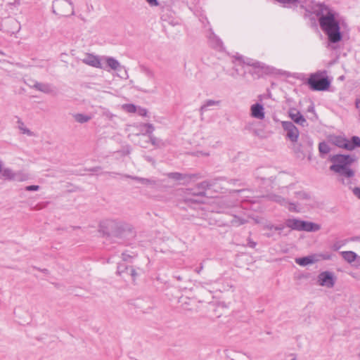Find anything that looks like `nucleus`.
Masks as SVG:
<instances>
[{"label": "nucleus", "instance_id": "obj_11", "mask_svg": "<svg viewBox=\"0 0 360 360\" xmlns=\"http://www.w3.org/2000/svg\"><path fill=\"white\" fill-rule=\"evenodd\" d=\"M285 226L283 224L274 225L269 221H266L263 224L262 229L266 231L264 233V236L269 238H274L276 240V236L281 235V231L284 229Z\"/></svg>", "mask_w": 360, "mask_h": 360}, {"label": "nucleus", "instance_id": "obj_20", "mask_svg": "<svg viewBox=\"0 0 360 360\" xmlns=\"http://www.w3.org/2000/svg\"><path fill=\"white\" fill-rule=\"evenodd\" d=\"M333 143L335 146L339 148H345L347 150H354V146H352V141L351 140V141H349L346 138L342 136H335L333 140Z\"/></svg>", "mask_w": 360, "mask_h": 360}, {"label": "nucleus", "instance_id": "obj_26", "mask_svg": "<svg viewBox=\"0 0 360 360\" xmlns=\"http://www.w3.org/2000/svg\"><path fill=\"white\" fill-rule=\"evenodd\" d=\"M129 268L130 266H127L124 263H120L117 265V274L124 278H127L129 272Z\"/></svg>", "mask_w": 360, "mask_h": 360}, {"label": "nucleus", "instance_id": "obj_12", "mask_svg": "<svg viewBox=\"0 0 360 360\" xmlns=\"http://www.w3.org/2000/svg\"><path fill=\"white\" fill-rule=\"evenodd\" d=\"M281 125L283 130L285 131V137L289 139L292 143H296L298 140L300 132L298 129L294 125L292 122L283 121Z\"/></svg>", "mask_w": 360, "mask_h": 360}, {"label": "nucleus", "instance_id": "obj_17", "mask_svg": "<svg viewBox=\"0 0 360 360\" xmlns=\"http://www.w3.org/2000/svg\"><path fill=\"white\" fill-rule=\"evenodd\" d=\"M82 60L84 64L91 67L101 69L104 68L102 66L100 58L91 53H87Z\"/></svg>", "mask_w": 360, "mask_h": 360}, {"label": "nucleus", "instance_id": "obj_10", "mask_svg": "<svg viewBox=\"0 0 360 360\" xmlns=\"http://www.w3.org/2000/svg\"><path fill=\"white\" fill-rule=\"evenodd\" d=\"M20 30L19 22L13 18L4 19L0 24V30L8 34H13Z\"/></svg>", "mask_w": 360, "mask_h": 360}, {"label": "nucleus", "instance_id": "obj_51", "mask_svg": "<svg viewBox=\"0 0 360 360\" xmlns=\"http://www.w3.org/2000/svg\"><path fill=\"white\" fill-rule=\"evenodd\" d=\"M146 160L147 161L150 162H152V163L155 162L154 160L151 157H150V156H146Z\"/></svg>", "mask_w": 360, "mask_h": 360}, {"label": "nucleus", "instance_id": "obj_52", "mask_svg": "<svg viewBox=\"0 0 360 360\" xmlns=\"http://www.w3.org/2000/svg\"><path fill=\"white\" fill-rule=\"evenodd\" d=\"M208 285V283H202V282L199 283V285L202 288H205V285Z\"/></svg>", "mask_w": 360, "mask_h": 360}, {"label": "nucleus", "instance_id": "obj_62", "mask_svg": "<svg viewBox=\"0 0 360 360\" xmlns=\"http://www.w3.org/2000/svg\"><path fill=\"white\" fill-rule=\"evenodd\" d=\"M291 360H296V358H295V357H294V358H293V359H292Z\"/></svg>", "mask_w": 360, "mask_h": 360}, {"label": "nucleus", "instance_id": "obj_31", "mask_svg": "<svg viewBox=\"0 0 360 360\" xmlns=\"http://www.w3.org/2000/svg\"><path fill=\"white\" fill-rule=\"evenodd\" d=\"M248 222V220H246L244 218L238 217L236 215L233 216V218L231 221V224L233 226H239L240 225L245 224Z\"/></svg>", "mask_w": 360, "mask_h": 360}, {"label": "nucleus", "instance_id": "obj_45", "mask_svg": "<svg viewBox=\"0 0 360 360\" xmlns=\"http://www.w3.org/2000/svg\"><path fill=\"white\" fill-rule=\"evenodd\" d=\"M150 142L149 139L148 140H145L144 141L140 142L139 145L141 147L146 148L148 147L147 144Z\"/></svg>", "mask_w": 360, "mask_h": 360}, {"label": "nucleus", "instance_id": "obj_34", "mask_svg": "<svg viewBox=\"0 0 360 360\" xmlns=\"http://www.w3.org/2000/svg\"><path fill=\"white\" fill-rule=\"evenodd\" d=\"M218 103H219V101H213V100H208V101H207L205 102V103L204 105H202L200 107V111L201 115H202L204 111L207 110L208 107L217 105Z\"/></svg>", "mask_w": 360, "mask_h": 360}, {"label": "nucleus", "instance_id": "obj_1", "mask_svg": "<svg viewBox=\"0 0 360 360\" xmlns=\"http://www.w3.org/2000/svg\"><path fill=\"white\" fill-rule=\"evenodd\" d=\"M314 12L319 16L320 27L327 34L328 40L332 43L340 41L342 35L339 22L335 18L336 13L323 4H317Z\"/></svg>", "mask_w": 360, "mask_h": 360}, {"label": "nucleus", "instance_id": "obj_25", "mask_svg": "<svg viewBox=\"0 0 360 360\" xmlns=\"http://www.w3.org/2000/svg\"><path fill=\"white\" fill-rule=\"evenodd\" d=\"M103 59L105 60L107 65L112 70H119L122 68L120 62L112 57L105 56Z\"/></svg>", "mask_w": 360, "mask_h": 360}, {"label": "nucleus", "instance_id": "obj_22", "mask_svg": "<svg viewBox=\"0 0 360 360\" xmlns=\"http://www.w3.org/2000/svg\"><path fill=\"white\" fill-rule=\"evenodd\" d=\"M251 115L255 118L263 120L265 117L263 105L259 103L252 105L251 106Z\"/></svg>", "mask_w": 360, "mask_h": 360}, {"label": "nucleus", "instance_id": "obj_43", "mask_svg": "<svg viewBox=\"0 0 360 360\" xmlns=\"http://www.w3.org/2000/svg\"><path fill=\"white\" fill-rule=\"evenodd\" d=\"M101 169V167H94L87 169L86 170L89 171V172H96L100 171Z\"/></svg>", "mask_w": 360, "mask_h": 360}, {"label": "nucleus", "instance_id": "obj_15", "mask_svg": "<svg viewBox=\"0 0 360 360\" xmlns=\"http://www.w3.org/2000/svg\"><path fill=\"white\" fill-rule=\"evenodd\" d=\"M0 174L4 180L8 181H23L24 179L21 176V173L15 172L13 169L8 167H4V162L1 165Z\"/></svg>", "mask_w": 360, "mask_h": 360}, {"label": "nucleus", "instance_id": "obj_9", "mask_svg": "<svg viewBox=\"0 0 360 360\" xmlns=\"http://www.w3.org/2000/svg\"><path fill=\"white\" fill-rule=\"evenodd\" d=\"M266 198L281 206L288 207L290 212H298L299 210L297 209V205L294 202H291L287 198L281 195L279 193H271L267 195Z\"/></svg>", "mask_w": 360, "mask_h": 360}, {"label": "nucleus", "instance_id": "obj_13", "mask_svg": "<svg viewBox=\"0 0 360 360\" xmlns=\"http://www.w3.org/2000/svg\"><path fill=\"white\" fill-rule=\"evenodd\" d=\"M141 127H146L145 132H142V136L148 135L149 141L153 146L156 148H162L165 146V143L160 139L155 137L153 133L155 131V127L153 124L148 123L143 124Z\"/></svg>", "mask_w": 360, "mask_h": 360}, {"label": "nucleus", "instance_id": "obj_58", "mask_svg": "<svg viewBox=\"0 0 360 360\" xmlns=\"http://www.w3.org/2000/svg\"><path fill=\"white\" fill-rule=\"evenodd\" d=\"M0 54L4 55V53L2 51H0Z\"/></svg>", "mask_w": 360, "mask_h": 360}, {"label": "nucleus", "instance_id": "obj_5", "mask_svg": "<svg viewBox=\"0 0 360 360\" xmlns=\"http://www.w3.org/2000/svg\"><path fill=\"white\" fill-rule=\"evenodd\" d=\"M285 225L287 227L291 229L292 230L299 231H304L307 232H315L320 230L321 229V226L318 224L303 221L295 218L288 219L285 221Z\"/></svg>", "mask_w": 360, "mask_h": 360}, {"label": "nucleus", "instance_id": "obj_27", "mask_svg": "<svg viewBox=\"0 0 360 360\" xmlns=\"http://www.w3.org/2000/svg\"><path fill=\"white\" fill-rule=\"evenodd\" d=\"M341 255L348 263H352L357 259V255L353 251L341 252Z\"/></svg>", "mask_w": 360, "mask_h": 360}, {"label": "nucleus", "instance_id": "obj_36", "mask_svg": "<svg viewBox=\"0 0 360 360\" xmlns=\"http://www.w3.org/2000/svg\"><path fill=\"white\" fill-rule=\"evenodd\" d=\"M123 108L128 112H136L137 110L136 106L134 104H126Z\"/></svg>", "mask_w": 360, "mask_h": 360}, {"label": "nucleus", "instance_id": "obj_48", "mask_svg": "<svg viewBox=\"0 0 360 360\" xmlns=\"http://www.w3.org/2000/svg\"><path fill=\"white\" fill-rule=\"evenodd\" d=\"M122 259H123L124 261H127V260H128V258H130V257H131V256H130V255H127L126 253H122Z\"/></svg>", "mask_w": 360, "mask_h": 360}, {"label": "nucleus", "instance_id": "obj_59", "mask_svg": "<svg viewBox=\"0 0 360 360\" xmlns=\"http://www.w3.org/2000/svg\"><path fill=\"white\" fill-rule=\"evenodd\" d=\"M236 192H241L242 191L241 190H238V191H236Z\"/></svg>", "mask_w": 360, "mask_h": 360}, {"label": "nucleus", "instance_id": "obj_14", "mask_svg": "<svg viewBox=\"0 0 360 360\" xmlns=\"http://www.w3.org/2000/svg\"><path fill=\"white\" fill-rule=\"evenodd\" d=\"M317 282L321 286L330 288L335 285V277L330 271H323L319 274Z\"/></svg>", "mask_w": 360, "mask_h": 360}, {"label": "nucleus", "instance_id": "obj_54", "mask_svg": "<svg viewBox=\"0 0 360 360\" xmlns=\"http://www.w3.org/2000/svg\"><path fill=\"white\" fill-rule=\"evenodd\" d=\"M105 174H110V175L117 174V173H115V172H105Z\"/></svg>", "mask_w": 360, "mask_h": 360}, {"label": "nucleus", "instance_id": "obj_56", "mask_svg": "<svg viewBox=\"0 0 360 360\" xmlns=\"http://www.w3.org/2000/svg\"><path fill=\"white\" fill-rule=\"evenodd\" d=\"M309 143L310 146H311L312 145V141H309Z\"/></svg>", "mask_w": 360, "mask_h": 360}, {"label": "nucleus", "instance_id": "obj_37", "mask_svg": "<svg viewBox=\"0 0 360 360\" xmlns=\"http://www.w3.org/2000/svg\"><path fill=\"white\" fill-rule=\"evenodd\" d=\"M352 146H354V149L356 147H360V138L356 136H354L352 137Z\"/></svg>", "mask_w": 360, "mask_h": 360}, {"label": "nucleus", "instance_id": "obj_7", "mask_svg": "<svg viewBox=\"0 0 360 360\" xmlns=\"http://www.w3.org/2000/svg\"><path fill=\"white\" fill-rule=\"evenodd\" d=\"M53 13L60 17H68L75 15L72 3L68 0H55L53 1Z\"/></svg>", "mask_w": 360, "mask_h": 360}, {"label": "nucleus", "instance_id": "obj_55", "mask_svg": "<svg viewBox=\"0 0 360 360\" xmlns=\"http://www.w3.org/2000/svg\"><path fill=\"white\" fill-rule=\"evenodd\" d=\"M323 258L324 259H329V257H323Z\"/></svg>", "mask_w": 360, "mask_h": 360}, {"label": "nucleus", "instance_id": "obj_24", "mask_svg": "<svg viewBox=\"0 0 360 360\" xmlns=\"http://www.w3.org/2000/svg\"><path fill=\"white\" fill-rule=\"evenodd\" d=\"M212 185L208 181H204L197 184L196 188L198 189L197 193H193L195 195L204 196L205 195V191L207 189H210Z\"/></svg>", "mask_w": 360, "mask_h": 360}, {"label": "nucleus", "instance_id": "obj_39", "mask_svg": "<svg viewBox=\"0 0 360 360\" xmlns=\"http://www.w3.org/2000/svg\"><path fill=\"white\" fill-rule=\"evenodd\" d=\"M137 113L143 117L147 116L148 110L143 108H139L136 110Z\"/></svg>", "mask_w": 360, "mask_h": 360}, {"label": "nucleus", "instance_id": "obj_40", "mask_svg": "<svg viewBox=\"0 0 360 360\" xmlns=\"http://www.w3.org/2000/svg\"><path fill=\"white\" fill-rule=\"evenodd\" d=\"M39 189V186H36V185L28 186L25 188V190L28 191H38Z\"/></svg>", "mask_w": 360, "mask_h": 360}, {"label": "nucleus", "instance_id": "obj_28", "mask_svg": "<svg viewBox=\"0 0 360 360\" xmlns=\"http://www.w3.org/2000/svg\"><path fill=\"white\" fill-rule=\"evenodd\" d=\"M125 176L127 178H130L131 179L137 181L144 185H147V186L155 185V181L153 179H146V178H142V177H139V176H130V175H126Z\"/></svg>", "mask_w": 360, "mask_h": 360}, {"label": "nucleus", "instance_id": "obj_3", "mask_svg": "<svg viewBox=\"0 0 360 360\" xmlns=\"http://www.w3.org/2000/svg\"><path fill=\"white\" fill-rule=\"evenodd\" d=\"M236 60L238 62V66H241V69L243 70V72H240L241 70L239 68L236 66L234 68L236 75H241L242 77H245L247 72L251 74L252 76L256 75L257 77H260L262 74L263 65L262 63L255 61L251 58H244L240 56L236 58Z\"/></svg>", "mask_w": 360, "mask_h": 360}, {"label": "nucleus", "instance_id": "obj_61", "mask_svg": "<svg viewBox=\"0 0 360 360\" xmlns=\"http://www.w3.org/2000/svg\"><path fill=\"white\" fill-rule=\"evenodd\" d=\"M359 120L360 122V110H359Z\"/></svg>", "mask_w": 360, "mask_h": 360}, {"label": "nucleus", "instance_id": "obj_29", "mask_svg": "<svg viewBox=\"0 0 360 360\" xmlns=\"http://www.w3.org/2000/svg\"><path fill=\"white\" fill-rule=\"evenodd\" d=\"M73 117L76 122L80 124L88 122L91 119L90 115L82 113L74 114Z\"/></svg>", "mask_w": 360, "mask_h": 360}, {"label": "nucleus", "instance_id": "obj_8", "mask_svg": "<svg viewBox=\"0 0 360 360\" xmlns=\"http://www.w3.org/2000/svg\"><path fill=\"white\" fill-rule=\"evenodd\" d=\"M100 231L107 236H118L121 234L122 226L120 222L108 219L102 221L99 226Z\"/></svg>", "mask_w": 360, "mask_h": 360}, {"label": "nucleus", "instance_id": "obj_42", "mask_svg": "<svg viewBox=\"0 0 360 360\" xmlns=\"http://www.w3.org/2000/svg\"><path fill=\"white\" fill-rule=\"evenodd\" d=\"M354 194L360 199V188L356 187L353 189Z\"/></svg>", "mask_w": 360, "mask_h": 360}, {"label": "nucleus", "instance_id": "obj_60", "mask_svg": "<svg viewBox=\"0 0 360 360\" xmlns=\"http://www.w3.org/2000/svg\"><path fill=\"white\" fill-rule=\"evenodd\" d=\"M232 77H236V75L233 74V75H232Z\"/></svg>", "mask_w": 360, "mask_h": 360}, {"label": "nucleus", "instance_id": "obj_30", "mask_svg": "<svg viewBox=\"0 0 360 360\" xmlns=\"http://www.w3.org/2000/svg\"><path fill=\"white\" fill-rule=\"evenodd\" d=\"M319 151L321 158H324L325 155L328 154L330 151V147L325 142H321L319 144Z\"/></svg>", "mask_w": 360, "mask_h": 360}, {"label": "nucleus", "instance_id": "obj_46", "mask_svg": "<svg viewBox=\"0 0 360 360\" xmlns=\"http://www.w3.org/2000/svg\"><path fill=\"white\" fill-rule=\"evenodd\" d=\"M203 269V264L201 263L200 266L198 268H196L195 269V271L197 273V274H200L201 271Z\"/></svg>", "mask_w": 360, "mask_h": 360}, {"label": "nucleus", "instance_id": "obj_6", "mask_svg": "<svg viewBox=\"0 0 360 360\" xmlns=\"http://www.w3.org/2000/svg\"><path fill=\"white\" fill-rule=\"evenodd\" d=\"M329 160L333 162L330 169L334 172H340L344 167L349 166L354 161V158L349 155L338 154L331 155Z\"/></svg>", "mask_w": 360, "mask_h": 360}, {"label": "nucleus", "instance_id": "obj_16", "mask_svg": "<svg viewBox=\"0 0 360 360\" xmlns=\"http://www.w3.org/2000/svg\"><path fill=\"white\" fill-rule=\"evenodd\" d=\"M288 115L290 119L296 124L302 127H307L308 125L307 120L297 109L290 108L288 111Z\"/></svg>", "mask_w": 360, "mask_h": 360}, {"label": "nucleus", "instance_id": "obj_23", "mask_svg": "<svg viewBox=\"0 0 360 360\" xmlns=\"http://www.w3.org/2000/svg\"><path fill=\"white\" fill-rule=\"evenodd\" d=\"M209 44L214 49L222 51L224 49L222 41L213 32L209 36Z\"/></svg>", "mask_w": 360, "mask_h": 360}, {"label": "nucleus", "instance_id": "obj_49", "mask_svg": "<svg viewBox=\"0 0 360 360\" xmlns=\"http://www.w3.org/2000/svg\"><path fill=\"white\" fill-rule=\"evenodd\" d=\"M355 106L357 109H359L360 110V99H356L355 102Z\"/></svg>", "mask_w": 360, "mask_h": 360}, {"label": "nucleus", "instance_id": "obj_35", "mask_svg": "<svg viewBox=\"0 0 360 360\" xmlns=\"http://www.w3.org/2000/svg\"><path fill=\"white\" fill-rule=\"evenodd\" d=\"M295 195L300 200H309L310 195L304 191H300L295 193Z\"/></svg>", "mask_w": 360, "mask_h": 360}, {"label": "nucleus", "instance_id": "obj_33", "mask_svg": "<svg viewBox=\"0 0 360 360\" xmlns=\"http://www.w3.org/2000/svg\"><path fill=\"white\" fill-rule=\"evenodd\" d=\"M338 174H340L341 176H344L346 177H352L354 175V171L349 167V166H347L342 169V170L340 172H337Z\"/></svg>", "mask_w": 360, "mask_h": 360}, {"label": "nucleus", "instance_id": "obj_57", "mask_svg": "<svg viewBox=\"0 0 360 360\" xmlns=\"http://www.w3.org/2000/svg\"><path fill=\"white\" fill-rule=\"evenodd\" d=\"M177 279L180 281V280H181V278L180 276H178Z\"/></svg>", "mask_w": 360, "mask_h": 360}, {"label": "nucleus", "instance_id": "obj_2", "mask_svg": "<svg viewBox=\"0 0 360 360\" xmlns=\"http://www.w3.org/2000/svg\"><path fill=\"white\" fill-rule=\"evenodd\" d=\"M142 76L139 78V84L135 88L143 93L154 94L157 86L154 72L146 66H141Z\"/></svg>", "mask_w": 360, "mask_h": 360}, {"label": "nucleus", "instance_id": "obj_38", "mask_svg": "<svg viewBox=\"0 0 360 360\" xmlns=\"http://www.w3.org/2000/svg\"><path fill=\"white\" fill-rule=\"evenodd\" d=\"M136 276L137 273L136 270L132 266H130L128 277L131 276L132 280L134 281L136 279Z\"/></svg>", "mask_w": 360, "mask_h": 360}, {"label": "nucleus", "instance_id": "obj_18", "mask_svg": "<svg viewBox=\"0 0 360 360\" xmlns=\"http://www.w3.org/2000/svg\"><path fill=\"white\" fill-rule=\"evenodd\" d=\"M166 176L174 181H189L192 178H200V176L198 174H182L179 172H170L166 174Z\"/></svg>", "mask_w": 360, "mask_h": 360}, {"label": "nucleus", "instance_id": "obj_4", "mask_svg": "<svg viewBox=\"0 0 360 360\" xmlns=\"http://www.w3.org/2000/svg\"><path fill=\"white\" fill-rule=\"evenodd\" d=\"M307 84L313 91H326L330 85V81L327 76V72L318 71L311 74Z\"/></svg>", "mask_w": 360, "mask_h": 360}, {"label": "nucleus", "instance_id": "obj_21", "mask_svg": "<svg viewBox=\"0 0 360 360\" xmlns=\"http://www.w3.org/2000/svg\"><path fill=\"white\" fill-rule=\"evenodd\" d=\"M319 259L318 258V255H311L307 257H299L295 259V262L302 266H305L309 264H314L318 262Z\"/></svg>", "mask_w": 360, "mask_h": 360}, {"label": "nucleus", "instance_id": "obj_47", "mask_svg": "<svg viewBox=\"0 0 360 360\" xmlns=\"http://www.w3.org/2000/svg\"><path fill=\"white\" fill-rule=\"evenodd\" d=\"M288 187L282 188L281 189L280 193L283 194L284 195H286V194H287L286 192L288 191Z\"/></svg>", "mask_w": 360, "mask_h": 360}, {"label": "nucleus", "instance_id": "obj_19", "mask_svg": "<svg viewBox=\"0 0 360 360\" xmlns=\"http://www.w3.org/2000/svg\"><path fill=\"white\" fill-rule=\"evenodd\" d=\"M32 89H34L44 94H51L53 91L52 86L49 83H42L37 81H32V84H28Z\"/></svg>", "mask_w": 360, "mask_h": 360}, {"label": "nucleus", "instance_id": "obj_41", "mask_svg": "<svg viewBox=\"0 0 360 360\" xmlns=\"http://www.w3.org/2000/svg\"><path fill=\"white\" fill-rule=\"evenodd\" d=\"M248 245L250 247V248H255L257 245V243L253 241L251 238H248Z\"/></svg>", "mask_w": 360, "mask_h": 360}, {"label": "nucleus", "instance_id": "obj_50", "mask_svg": "<svg viewBox=\"0 0 360 360\" xmlns=\"http://www.w3.org/2000/svg\"><path fill=\"white\" fill-rule=\"evenodd\" d=\"M143 123H142L143 124ZM141 124H139V131L140 134L142 135V132H145L146 130V127H141Z\"/></svg>", "mask_w": 360, "mask_h": 360}, {"label": "nucleus", "instance_id": "obj_53", "mask_svg": "<svg viewBox=\"0 0 360 360\" xmlns=\"http://www.w3.org/2000/svg\"><path fill=\"white\" fill-rule=\"evenodd\" d=\"M356 260V262L358 263V264L360 265V257L357 256V259Z\"/></svg>", "mask_w": 360, "mask_h": 360}, {"label": "nucleus", "instance_id": "obj_32", "mask_svg": "<svg viewBox=\"0 0 360 360\" xmlns=\"http://www.w3.org/2000/svg\"><path fill=\"white\" fill-rule=\"evenodd\" d=\"M18 123L19 124L18 128L22 131V134H27L30 136H32L34 135L32 131H31L29 129H27V127H25V124L22 122L21 120L19 119L18 121Z\"/></svg>", "mask_w": 360, "mask_h": 360}, {"label": "nucleus", "instance_id": "obj_44", "mask_svg": "<svg viewBox=\"0 0 360 360\" xmlns=\"http://www.w3.org/2000/svg\"><path fill=\"white\" fill-rule=\"evenodd\" d=\"M150 6H156L158 5V0H146Z\"/></svg>", "mask_w": 360, "mask_h": 360}]
</instances>
